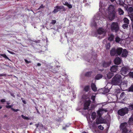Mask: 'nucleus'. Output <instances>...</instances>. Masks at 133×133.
Here are the masks:
<instances>
[{"label":"nucleus","instance_id":"obj_9","mask_svg":"<svg viewBox=\"0 0 133 133\" xmlns=\"http://www.w3.org/2000/svg\"><path fill=\"white\" fill-rule=\"evenodd\" d=\"M107 111L106 110L103 108L99 109L97 112V114L99 117H101L102 114Z\"/></svg>","mask_w":133,"mask_h":133},{"label":"nucleus","instance_id":"obj_35","mask_svg":"<svg viewBox=\"0 0 133 133\" xmlns=\"http://www.w3.org/2000/svg\"><path fill=\"white\" fill-rule=\"evenodd\" d=\"M98 128L101 130H103L104 129V128L101 125H100L98 126Z\"/></svg>","mask_w":133,"mask_h":133},{"label":"nucleus","instance_id":"obj_41","mask_svg":"<svg viewBox=\"0 0 133 133\" xmlns=\"http://www.w3.org/2000/svg\"><path fill=\"white\" fill-rule=\"evenodd\" d=\"M91 74V73H90V72H87L86 74H85V75L87 76H89V75H90Z\"/></svg>","mask_w":133,"mask_h":133},{"label":"nucleus","instance_id":"obj_37","mask_svg":"<svg viewBox=\"0 0 133 133\" xmlns=\"http://www.w3.org/2000/svg\"><path fill=\"white\" fill-rule=\"evenodd\" d=\"M91 99H92L93 101V102H94L95 100V96L93 95L91 97Z\"/></svg>","mask_w":133,"mask_h":133},{"label":"nucleus","instance_id":"obj_18","mask_svg":"<svg viewBox=\"0 0 133 133\" xmlns=\"http://www.w3.org/2000/svg\"><path fill=\"white\" fill-rule=\"evenodd\" d=\"M91 87L92 90L94 91H96L97 90V88L96 85L94 83H92L91 84Z\"/></svg>","mask_w":133,"mask_h":133},{"label":"nucleus","instance_id":"obj_29","mask_svg":"<svg viewBox=\"0 0 133 133\" xmlns=\"http://www.w3.org/2000/svg\"><path fill=\"white\" fill-rule=\"evenodd\" d=\"M121 41L120 38L118 37H117L115 38V41L116 42L119 43Z\"/></svg>","mask_w":133,"mask_h":133},{"label":"nucleus","instance_id":"obj_57","mask_svg":"<svg viewBox=\"0 0 133 133\" xmlns=\"http://www.w3.org/2000/svg\"><path fill=\"white\" fill-rule=\"evenodd\" d=\"M7 104H9V103H7Z\"/></svg>","mask_w":133,"mask_h":133},{"label":"nucleus","instance_id":"obj_27","mask_svg":"<svg viewBox=\"0 0 133 133\" xmlns=\"http://www.w3.org/2000/svg\"><path fill=\"white\" fill-rule=\"evenodd\" d=\"M129 123L130 125L133 124V117L130 118L129 121Z\"/></svg>","mask_w":133,"mask_h":133},{"label":"nucleus","instance_id":"obj_42","mask_svg":"<svg viewBox=\"0 0 133 133\" xmlns=\"http://www.w3.org/2000/svg\"><path fill=\"white\" fill-rule=\"evenodd\" d=\"M12 105H8L6 106V107L7 108H11L12 107Z\"/></svg>","mask_w":133,"mask_h":133},{"label":"nucleus","instance_id":"obj_52","mask_svg":"<svg viewBox=\"0 0 133 133\" xmlns=\"http://www.w3.org/2000/svg\"><path fill=\"white\" fill-rule=\"evenodd\" d=\"M112 2H113L115 1V0H110Z\"/></svg>","mask_w":133,"mask_h":133},{"label":"nucleus","instance_id":"obj_58","mask_svg":"<svg viewBox=\"0 0 133 133\" xmlns=\"http://www.w3.org/2000/svg\"><path fill=\"white\" fill-rule=\"evenodd\" d=\"M31 124V123H30V124Z\"/></svg>","mask_w":133,"mask_h":133},{"label":"nucleus","instance_id":"obj_33","mask_svg":"<svg viewBox=\"0 0 133 133\" xmlns=\"http://www.w3.org/2000/svg\"><path fill=\"white\" fill-rule=\"evenodd\" d=\"M21 116L22 118L23 119H29V118L28 117H26L25 116H24L23 115H21Z\"/></svg>","mask_w":133,"mask_h":133},{"label":"nucleus","instance_id":"obj_38","mask_svg":"<svg viewBox=\"0 0 133 133\" xmlns=\"http://www.w3.org/2000/svg\"><path fill=\"white\" fill-rule=\"evenodd\" d=\"M11 109L15 112H17L19 111V110L18 109H15L12 108H11Z\"/></svg>","mask_w":133,"mask_h":133},{"label":"nucleus","instance_id":"obj_6","mask_svg":"<svg viewBox=\"0 0 133 133\" xmlns=\"http://www.w3.org/2000/svg\"><path fill=\"white\" fill-rule=\"evenodd\" d=\"M128 111V108H122L119 110L118 112L119 115L121 116H124L127 113Z\"/></svg>","mask_w":133,"mask_h":133},{"label":"nucleus","instance_id":"obj_46","mask_svg":"<svg viewBox=\"0 0 133 133\" xmlns=\"http://www.w3.org/2000/svg\"><path fill=\"white\" fill-rule=\"evenodd\" d=\"M10 94L11 95V96H12L14 97H15V96L14 95L13 93H12L11 92H10Z\"/></svg>","mask_w":133,"mask_h":133},{"label":"nucleus","instance_id":"obj_26","mask_svg":"<svg viewBox=\"0 0 133 133\" xmlns=\"http://www.w3.org/2000/svg\"><path fill=\"white\" fill-rule=\"evenodd\" d=\"M119 13V15H123L124 13V11L121 8H119L118 9Z\"/></svg>","mask_w":133,"mask_h":133},{"label":"nucleus","instance_id":"obj_32","mask_svg":"<svg viewBox=\"0 0 133 133\" xmlns=\"http://www.w3.org/2000/svg\"><path fill=\"white\" fill-rule=\"evenodd\" d=\"M39 128L41 129H42L43 128V125L41 123H39Z\"/></svg>","mask_w":133,"mask_h":133},{"label":"nucleus","instance_id":"obj_13","mask_svg":"<svg viewBox=\"0 0 133 133\" xmlns=\"http://www.w3.org/2000/svg\"><path fill=\"white\" fill-rule=\"evenodd\" d=\"M121 60L119 57H117L115 58L114 60V62L115 64L117 65H119L120 64Z\"/></svg>","mask_w":133,"mask_h":133},{"label":"nucleus","instance_id":"obj_10","mask_svg":"<svg viewBox=\"0 0 133 133\" xmlns=\"http://www.w3.org/2000/svg\"><path fill=\"white\" fill-rule=\"evenodd\" d=\"M97 31L98 34L100 35H101L103 34H104L106 32L105 29L102 28H100L99 29L97 30Z\"/></svg>","mask_w":133,"mask_h":133},{"label":"nucleus","instance_id":"obj_55","mask_svg":"<svg viewBox=\"0 0 133 133\" xmlns=\"http://www.w3.org/2000/svg\"><path fill=\"white\" fill-rule=\"evenodd\" d=\"M82 133H88L87 132H82Z\"/></svg>","mask_w":133,"mask_h":133},{"label":"nucleus","instance_id":"obj_54","mask_svg":"<svg viewBox=\"0 0 133 133\" xmlns=\"http://www.w3.org/2000/svg\"><path fill=\"white\" fill-rule=\"evenodd\" d=\"M8 52H9L10 53L11 51L9 50H8Z\"/></svg>","mask_w":133,"mask_h":133},{"label":"nucleus","instance_id":"obj_3","mask_svg":"<svg viewBox=\"0 0 133 133\" xmlns=\"http://www.w3.org/2000/svg\"><path fill=\"white\" fill-rule=\"evenodd\" d=\"M122 82V77L119 74L116 75L112 78L111 83L114 85H118Z\"/></svg>","mask_w":133,"mask_h":133},{"label":"nucleus","instance_id":"obj_28","mask_svg":"<svg viewBox=\"0 0 133 133\" xmlns=\"http://www.w3.org/2000/svg\"><path fill=\"white\" fill-rule=\"evenodd\" d=\"M129 92H133V85H131L128 89Z\"/></svg>","mask_w":133,"mask_h":133},{"label":"nucleus","instance_id":"obj_23","mask_svg":"<svg viewBox=\"0 0 133 133\" xmlns=\"http://www.w3.org/2000/svg\"><path fill=\"white\" fill-rule=\"evenodd\" d=\"M96 116V113L95 112H93L91 114V118L93 120H94Z\"/></svg>","mask_w":133,"mask_h":133},{"label":"nucleus","instance_id":"obj_47","mask_svg":"<svg viewBox=\"0 0 133 133\" xmlns=\"http://www.w3.org/2000/svg\"><path fill=\"white\" fill-rule=\"evenodd\" d=\"M39 123H38V124H35V126L37 127V128L39 127Z\"/></svg>","mask_w":133,"mask_h":133},{"label":"nucleus","instance_id":"obj_24","mask_svg":"<svg viewBox=\"0 0 133 133\" xmlns=\"http://www.w3.org/2000/svg\"><path fill=\"white\" fill-rule=\"evenodd\" d=\"M102 77V76L100 74L97 75L96 77V79H99L101 78Z\"/></svg>","mask_w":133,"mask_h":133},{"label":"nucleus","instance_id":"obj_8","mask_svg":"<svg viewBox=\"0 0 133 133\" xmlns=\"http://www.w3.org/2000/svg\"><path fill=\"white\" fill-rule=\"evenodd\" d=\"M124 24L122 25V27L124 29H127L128 28V24L129 23V20L127 18L125 17L123 19Z\"/></svg>","mask_w":133,"mask_h":133},{"label":"nucleus","instance_id":"obj_7","mask_svg":"<svg viewBox=\"0 0 133 133\" xmlns=\"http://www.w3.org/2000/svg\"><path fill=\"white\" fill-rule=\"evenodd\" d=\"M130 68L128 67L124 66L122 67L121 70V74L123 75H125L127 74L129 71Z\"/></svg>","mask_w":133,"mask_h":133},{"label":"nucleus","instance_id":"obj_50","mask_svg":"<svg viewBox=\"0 0 133 133\" xmlns=\"http://www.w3.org/2000/svg\"><path fill=\"white\" fill-rule=\"evenodd\" d=\"M23 103H24V104H26V102L25 101H24V100H23Z\"/></svg>","mask_w":133,"mask_h":133},{"label":"nucleus","instance_id":"obj_12","mask_svg":"<svg viewBox=\"0 0 133 133\" xmlns=\"http://www.w3.org/2000/svg\"><path fill=\"white\" fill-rule=\"evenodd\" d=\"M91 101L90 100H86L84 104V109H88V107L90 104Z\"/></svg>","mask_w":133,"mask_h":133},{"label":"nucleus","instance_id":"obj_51","mask_svg":"<svg viewBox=\"0 0 133 133\" xmlns=\"http://www.w3.org/2000/svg\"><path fill=\"white\" fill-rule=\"evenodd\" d=\"M124 94V92H122L121 95V96L123 95Z\"/></svg>","mask_w":133,"mask_h":133},{"label":"nucleus","instance_id":"obj_48","mask_svg":"<svg viewBox=\"0 0 133 133\" xmlns=\"http://www.w3.org/2000/svg\"><path fill=\"white\" fill-rule=\"evenodd\" d=\"M37 65L38 66H40L41 65V64L40 63H37Z\"/></svg>","mask_w":133,"mask_h":133},{"label":"nucleus","instance_id":"obj_15","mask_svg":"<svg viewBox=\"0 0 133 133\" xmlns=\"http://www.w3.org/2000/svg\"><path fill=\"white\" fill-rule=\"evenodd\" d=\"M128 11V14L129 15H131L133 18V6L129 7Z\"/></svg>","mask_w":133,"mask_h":133},{"label":"nucleus","instance_id":"obj_11","mask_svg":"<svg viewBox=\"0 0 133 133\" xmlns=\"http://www.w3.org/2000/svg\"><path fill=\"white\" fill-rule=\"evenodd\" d=\"M99 117V118L97 119L96 120V124H97L100 123H103L105 122L104 119L101 118H100V117Z\"/></svg>","mask_w":133,"mask_h":133},{"label":"nucleus","instance_id":"obj_45","mask_svg":"<svg viewBox=\"0 0 133 133\" xmlns=\"http://www.w3.org/2000/svg\"><path fill=\"white\" fill-rule=\"evenodd\" d=\"M105 89H104V91L105 92V93H107L109 91V90L108 89H107L106 90V91H105Z\"/></svg>","mask_w":133,"mask_h":133},{"label":"nucleus","instance_id":"obj_59","mask_svg":"<svg viewBox=\"0 0 133 133\" xmlns=\"http://www.w3.org/2000/svg\"><path fill=\"white\" fill-rule=\"evenodd\" d=\"M119 0V1H120V0Z\"/></svg>","mask_w":133,"mask_h":133},{"label":"nucleus","instance_id":"obj_53","mask_svg":"<svg viewBox=\"0 0 133 133\" xmlns=\"http://www.w3.org/2000/svg\"><path fill=\"white\" fill-rule=\"evenodd\" d=\"M12 54H13L14 53L13 52L11 51L10 53Z\"/></svg>","mask_w":133,"mask_h":133},{"label":"nucleus","instance_id":"obj_4","mask_svg":"<svg viewBox=\"0 0 133 133\" xmlns=\"http://www.w3.org/2000/svg\"><path fill=\"white\" fill-rule=\"evenodd\" d=\"M128 124L126 122L123 123L121 124L120 125V130H122V133H131L130 131L128 130Z\"/></svg>","mask_w":133,"mask_h":133},{"label":"nucleus","instance_id":"obj_14","mask_svg":"<svg viewBox=\"0 0 133 133\" xmlns=\"http://www.w3.org/2000/svg\"><path fill=\"white\" fill-rule=\"evenodd\" d=\"M118 70V66L117 65H113L111 68L110 70L111 71L116 72Z\"/></svg>","mask_w":133,"mask_h":133},{"label":"nucleus","instance_id":"obj_49","mask_svg":"<svg viewBox=\"0 0 133 133\" xmlns=\"http://www.w3.org/2000/svg\"><path fill=\"white\" fill-rule=\"evenodd\" d=\"M43 6L42 5L40 6L39 8H43Z\"/></svg>","mask_w":133,"mask_h":133},{"label":"nucleus","instance_id":"obj_22","mask_svg":"<svg viewBox=\"0 0 133 133\" xmlns=\"http://www.w3.org/2000/svg\"><path fill=\"white\" fill-rule=\"evenodd\" d=\"M110 63V62H104L103 64V67H106L109 66Z\"/></svg>","mask_w":133,"mask_h":133},{"label":"nucleus","instance_id":"obj_44","mask_svg":"<svg viewBox=\"0 0 133 133\" xmlns=\"http://www.w3.org/2000/svg\"><path fill=\"white\" fill-rule=\"evenodd\" d=\"M1 102H5V99H2L1 100Z\"/></svg>","mask_w":133,"mask_h":133},{"label":"nucleus","instance_id":"obj_17","mask_svg":"<svg viewBox=\"0 0 133 133\" xmlns=\"http://www.w3.org/2000/svg\"><path fill=\"white\" fill-rule=\"evenodd\" d=\"M98 18L99 17H97V18H96L95 17L94 19L93 23H92V26H96V23L97 22V20L98 19Z\"/></svg>","mask_w":133,"mask_h":133},{"label":"nucleus","instance_id":"obj_30","mask_svg":"<svg viewBox=\"0 0 133 133\" xmlns=\"http://www.w3.org/2000/svg\"><path fill=\"white\" fill-rule=\"evenodd\" d=\"M1 55L3 57H4V58H5L8 59L9 60H10V59H9L8 58V57L5 54H1Z\"/></svg>","mask_w":133,"mask_h":133},{"label":"nucleus","instance_id":"obj_34","mask_svg":"<svg viewBox=\"0 0 133 133\" xmlns=\"http://www.w3.org/2000/svg\"><path fill=\"white\" fill-rule=\"evenodd\" d=\"M56 22V21L55 20H53L50 23L52 24L53 25H54L55 24V23Z\"/></svg>","mask_w":133,"mask_h":133},{"label":"nucleus","instance_id":"obj_19","mask_svg":"<svg viewBox=\"0 0 133 133\" xmlns=\"http://www.w3.org/2000/svg\"><path fill=\"white\" fill-rule=\"evenodd\" d=\"M125 76H129L130 78H133V71L130 72L128 74Z\"/></svg>","mask_w":133,"mask_h":133},{"label":"nucleus","instance_id":"obj_16","mask_svg":"<svg viewBox=\"0 0 133 133\" xmlns=\"http://www.w3.org/2000/svg\"><path fill=\"white\" fill-rule=\"evenodd\" d=\"M127 81H124L121 83V87H126L127 85Z\"/></svg>","mask_w":133,"mask_h":133},{"label":"nucleus","instance_id":"obj_39","mask_svg":"<svg viewBox=\"0 0 133 133\" xmlns=\"http://www.w3.org/2000/svg\"><path fill=\"white\" fill-rule=\"evenodd\" d=\"M24 61H25V62L27 64L30 63L31 62L30 61H28L26 59H25Z\"/></svg>","mask_w":133,"mask_h":133},{"label":"nucleus","instance_id":"obj_31","mask_svg":"<svg viewBox=\"0 0 133 133\" xmlns=\"http://www.w3.org/2000/svg\"><path fill=\"white\" fill-rule=\"evenodd\" d=\"M89 89V86H86L84 88V90L86 91H87Z\"/></svg>","mask_w":133,"mask_h":133},{"label":"nucleus","instance_id":"obj_56","mask_svg":"<svg viewBox=\"0 0 133 133\" xmlns=\"http://www.w3.org/2000/svg\"><path fill=\"white\" fill-rule=\"evenodd\" d=\"M2 108V107L0 106V109H1Z\"/></svg>","mask_w":133,"mask_h":133},{"label":"nucleus","instance_id":"obj_1","mask_svg":"<svg viewBox=\"0 0 133 133\" xmlns=\"http://www.w3.org/2000/svg\"><path fill=\"white\" fill-rule=\"evenodd\" d=\"M122 57H126L127 56L128 52L126 49L123 50L122 48H118L117 49L113 48L110 51L111 56H117L120 55L122 54Z\"/></svg>","mask_w":133,"mask_h":133},{"label":"nucleus","instance_id":"obj_20","mask_svg":"<svg viewBox=\"0 0 133 133\" xmlns=\"http://www.w3.org/2000/svg\"><path fill=\"white\" fill-rule=\"evenodd\" d=\"M61 9V8L60 6H57L55 8L53 12L54 13H56L59 11L58 9Z\"/></svg>","mask_w":133,"mask_h":133},{"label":"nucleus","instance_id":"obj_2","mask_svg":"<svg viewBox=\"0 0 133 133\" xmlns=\"http://www.w3.org/2000/svg\"><path fill=\"white\" fill-rule=\"evenodd\" d=\"M116 14V11L114 6L110 5L108 9V14L106 15V17L110 20H112L114 18Z\"/></svg>","mask_w":133,"mask_h":133},{"label":"nucleus","instance_id":"obj_25","mask_svg":"<svg viewBox=\"0 0 133 133\" xmlns=\"http://www.w3.org/2000/svg\"><path fill=\"white\" fill-rule=\"evenodd\" d=\"M114 36L113 35L111 34L109 37L108 40L109 41H112L114 38Z\"/></svg>","mask_w":133,"mask_h":133},{"label":"nucleus","instance_id":"obj_21","mask_svg":"<svg viewBox=\"0 0 133 133\" xmlns=\"http://www.w3.org/2000/svg\"><path fill=\"white\" fill-rule=\"evenodd\" d=\"M113 75V73L112 72H109L107 74V76L108 78L109 79H110Z\"/></svg>","mask_w":133,"mask_h":133},{"label":"nucleus","instance_id":"obj_36","mask_svg":"<svg viewBox=\"0 0 133 133\" xmlns=\"http://www.w3.org/2000/svg\"><path fill=\"white\" fill-rule=\"evenodd\" d=\"M66 6H67L69 9L71 8H72V5L69 4L68 3Z\"/></svg>","mask_w":133,"mask_h":133},{"label":"nucleus","instance_id":"obj_40","mask_svg":"<svg viewBox=\"0 0 133 133\" xmlns=\"http://www.w3.org/2000/svg\"><path fill=\"white\" fill-rule=\"evenodd\" d=\"M129 108L131 110L133 109V105H132L129 107Z\"/></svg>","mask_w":133,"mask_h":133},{"label":"nucleus","instance_id":"obj_43","mask_svg":"<svg viewBox=\"0 0 133 133\" xmlns=\"http://www.w3.org/2000/svg\"><path fill=\"white\" fill-rule=\"evenodd\" d=\"M68 3L67 2H65L64 3H63V4L67 6L68 4Z\"/></svg>","mask_w":133,"mask_h":133},{"label":"nucleus","instance_id":"obj_5","mask_svg":"<svg viewBox=\"0 0 133 133\" xmlns=\"http://www.w3.org/2000/svg\"><path fill=\"white\" fill-rule=\"evenodd\" d=\"M111 29L112 31L117 32L119 30V27L117 22H112L111 26Z\"/></svg>","mask_w":133,"mask_h":133}]
</instances>
